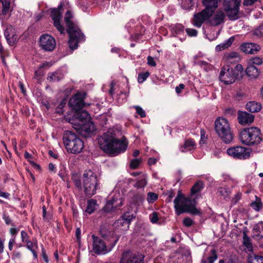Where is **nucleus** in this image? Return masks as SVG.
I'll use <instances>...</instances> for the list:
<instances>
[{"label": "nucleus", "instance_id": "55", "mask_svg": "<svg viewBox=\"0 0 263 263\" xmlns=\"http://www.w3.org/2000/svg\"><path fill=\"white\" fill-rule=\"evenodd\" d=\"M218 192L220 196H223L224 197H226L228 195L227 190L223 187H219L218 190Z\"/></svg>", "mask_w": 263, "mask_h": 263}, {"label": "nucleus", "instance_id": "14", "mask_svg": "<svg viewBox=\"0 0 263 263\" xmlns=\"http://www.w3.org/2000/svg\"><path fill=\"white\" fill-rule=\"evenodd\" d=\"M83 100V95L77 93L69 100L68 105L72 109L79 111L84 106Z\"/></svg>", "mask_w": 263, "mask_h": 263}, {"label": "nucleus", "instance_id": "64", "mask_svg": "<svg viewBox=\"0 0 263 263\" xmlns=\"http://www.w3.org/2000/svg\"><path fill=\"white\" fill-rule=\"evenodd\" d=\"M42 256L45 261L46 263H48L49 262V260L48 258V256L46 253V251L44 248L42 249Z\"/></svg>", "mask_w": 263, "mask_h": 263}, {"label": "nucleus", "instance_id": "42", "mask_svg": "<svg viewBox=\"0 0 263 263\" xmlns=\"http://www.w3.org/2000/svg\"><path fill=\"white\" fill-rule=\"evenodd\" d=\"M182 7L185 10H191L194 5V0H182Z\"/></svg>", "mask_w": 263, "mask_h": 263}, {"label": "nucleus", "instance_id": "22", "mask_svg": "<svg viewBox=\"0 0 263 263\" xmlns=\"http://www.w3.org/2000/svg\"><path fill=\"white\" fill-rule=\"evenodd\" d=\"M254 119V116L246 111H238V120L239 123L241 125L251 123Z\"/></svg>", "mask_w": 263, "mask_h": 263}, {"label": "nucleus", "instance_id": "29", "mask_svg": "<svg viewBox=\"0 0 263 263\" xmlns=\"http://www.w3.org/2000/svg\"><path fill=\"white\" fill-rule=\"evenodd\" d=\"M26 243L27 248L32 252L34 258L37 259V254L36 250L37 249V240L35 239L33 241H31L29 240Z\"/></svg>", "mask_w": 263, "mask_h": 263}, {"label": "nucleus", "instance_id": "49", "mask_svg": "<svg viewBox=\"0 0 263 263\" xmlns=\"http://www.w3.org/2000/svg\"><path fill=\"white\" fill-rule=\"evenodd\" d=\"M72 179L74 182V183L77 187L81 188V181L80 179L79 176L76 174H73L72 175Z\"/></svg>", "mask_w": 263, "mask_h": 263}, {"label": "nucleus", "instance_id": "34", "mask_svg": "<svg viewBox=\"0 0 263 263\" xmlns=\"http://www.w3.org/2000/svg\"><path fill=\"white\" fill-rule=\"evenodd\" d=\"M63 78V74L59 72L49 73L47 77V79L50 82H58Z\"/></svg>", "mask_w": 263, "mask_h": 263}, {"label": "nucleus", "instance_id": "50", "mask_svg": "<svg viewBox=\"0 0 263 263\" xmlns=\"http://www.w3.org/2000/svg\"><path fill=\"white\" fill-rule=\"evenodd\" d=\"M149 76V73L146 71L144 73H141L138 74V81L139 83H141L143 82Z\"/></svg>", "mask_w": 263, "mask_h": 263}, {"label": "nucleus", "instance_id": "9", "mask_svg": "<svg viewBox=\"0 0 263 263\" xmlns=\"http://www.w3.org/2000/svg\"><path fill=\"white\" fill-rule=\"evenodd\" d=\"M251 149L242 146H237L227 149L228 155L236 159H247L250 158Z\"/></svg>", "mask_w": 263, "mask_h": 263}, {"label": "nucleus", "instance_id": "37", "mask_svg": "<svg viewBox=\"0 0 263 263\" xmlns=\"http://www.w3.org/2000/svg\"><path fill=\"white\" fill-rule=\"evenodd\" d=\"M144 197L143 195L137 194L133 196L132 199L133 204L136 205H140L144 201Z\"/></svg>", "mask_w": 263, "mask_h": 263}, {"label": "nucleus", "instance_id": "27", "mask_svg": "<svg viewBox=\"0 0 263 263\" xmlns=\"http://www.w3.org/2000/svg\"><path fill=\"white\" fill-rule=\"evenodd\" d=\"M224 59L227 63L226 65L235 64L239 60V57L237 52H231L224 55Z\"/></svg>", "mask_w": 263, "mask_h": 263}, {"label": "nucleus", "instance_id": "21", "mask_svg": "<svg viewBox=\"0 0 263 263\" xmlns=\"http://www.w3.org/2000/svg\"><path fill=\"white\" fill-rule=\"evenodd\" d=\"M241 50L247 53L256 54L260 49V47L255 43H246L241 45Z\"/></svg>", "mask_w": 263, "mask_h": 263}, {"label": "nucleus", "instance_id": "17", "mask_svg": "<svg viewBox=\"0 0 263 263\" xmlns=\"http://www.w3.org/2000/svg\"><path fill=\"white\" fill-rule=\"evenodd\" d=\"M2 4V10L0 11V20L4 25L6 20L10 16L11 0H0Z\"/></svg>", "mask_w": 263, "mask_h": 263}, {"label": "nucleus", "instance_id": "44", "mask_svg": "<svg viewBox=\"0 0 263 263\" xmlns=\"http://www.w3.org/2000/svg\"><path fill=\"white\" fill-rule=\"evenodd\" d=\"M72 18V15L71 14V12L70 11H67V12L66 13L64 20L68 28L72 27V26L75 25L71 21V19Z\"/></svg>", "mask_w": 263, "mask_h": 263}, {"label": "nucleus", "instance_id": "13", "mask_svg": "<svg viewBox=\"0 0 263 263\" xmlns=\"http://www.w3.org/2000/svg\"><path fill=\"white\" fill-rule=\"evenodd\" d=\"M135 217L129 212H126L120 218L116 221L117 227L121 230L126 231L128 229L130 223Z\"/></svg>", "mask_w": 263, "mask_h": 263}, {"label": "nucleus", "instance_id": "47", "mask_svg": "<svg viewBox=\"0 0 263 263\" xmlns=\"http://www.w3.org/2000/svg\"><path fill=\"white\" fill-rule=\"evenodd\" d=\"M158 195L155 193L149 192L147 194V200L149 203H153L157 200Z\"/></svg>", "mask_w": 263, "mask_h": 263}, {"label": "nucleus", "instance_id": "36", "mask_svg": "<svg viewBox=\"0 0 263 263\" xmlns=\"http://www.w3.org/2000/svg\"><path fill=\"white\" fill-rule=\"evenodd\" d=\"M203 187V184L201 181H197L191 188V193L194 195L200 192Z\"/></svg>", "mask_w": 263, "mask_h": 263}, {"label": "nucleus", "instance_id": "19", "mask_svg": "<svg viewBox=\"0 0 263 263\" xmlns=\"http://www.w3.org/2000/svg\"><path fill=\"white\" fill-rule=\"evenodd\" d=\"M4 35L8 43L13 46L17 40V36L15 34L14 29L12 25H8L4 32Z\"/></svg>", "mask_w": 263, "mask_h": 263}, {"label": "nucleus", "instance_id": "10", "mask_svg": "<svg viewBox=\"0 0 263 263\" xmlns=\"http://www.w3.org/2000/svg\"><path fill=\"white\" fill-rule=\"evenodd\" d=\"M55 44L54 39L50 35L45 34L40 37V45L45 51H52L55 47Z\"/></svg>", "mask_w": 263, "mask_h": 263}, {"label": "nucleus", "instance_id": "11", "mask_svg": "<svg viewBox=\"0 0 263 263\" xmlns=\"http://www.w3.org/2000/svg\"><path fill=\"white\" fill-rule=\"evenodd\" d=\"M93 238V251L97 254H105L111 250V248L107 249L104 241L99 237L92 235Z\"/></svg>", "mask_w": 263, "mask_h": 263}, {"label": "nucleus", "instance_id": "52", "mask_svg": "<svg viewBox=\"0 0 263 263\" xmlns=\"http://www.w3.org/2000/svg\"><path fill=\"white\" fill-rule=\"evenodd\" d=\"M59 176L64 181L66 180V174L65 168L64 166H62L60 171L58 174Z\"/></svg>", "mask_w": 263, "mask_h": 263}, {"label": "nucleus", "instance_id": "18", "mask_svg": "<svg viewBox=\"0 0 263 263\" xmlns=\"http://www.w3.org/2000/svg\"><path fill=\"white\" fill-rule=\"evenodd\" d=\"M239 7H233L232 5L226 4L224 10L230 20L235 21L239 18Z\"/></svg>", "mask_w": 263, "mask_h": 263}, {"label": "nucleus", "instance_id": "43", "mask_svg": "<svg viewBox=\"0 0 263 263\" xmlns=\"http://www.w3.org/2000/svg\"><path fill=\"white\" fill-rule=\"evenodd\" d=\"M101 234L104 237H111L114 238L115 235L114 228L112 227L109 228V230L102 229L101 230Z\"/></svg>", "mask_w": 263, "mask_h": 263}, {"label": "nucleus", "instance_id": "58", "mask_svg": "<svg viewBox=\"0 0 263 263\" xmlns=\"http://www.w3.org/2000/svg\"><path fill=\"white\" fill-rule=\"evenodd\" d=\"M3 218L4 220H5V222L6 224H7V225L10 224L12 226H14V223L12 222L11 219L8 216H7L6 214H4Z\"/></svg>", "mask_w": 263, "mask_h": 263}, {"label": "nucleus", "instance_id": "54", "mask_svg": "<svg viewBox=\"0 0 263 263\" xmlns=\"http://www.w3.org/2000/svg\"><path fill=\"white\" fill-rule=\"evenodd\" d=\"M185 31L190 36H196L197 34V31L195 29L186 28Z\"/></svg>", "mask_w": 263, "mask_h": 263}, {"label": "nucleus", "instance_id": "38", "mask_svg": "<svg viewBox=\"0 0 263 263\" xmlns=\"http://www.w3.org/2000/svg\"><path fill=\"white\" fill-rule=\"evenodd\" d=\"M97 205V201L94 199H91L88 201L87 206L86 210V212L89 214L93 213L96 210V206Z\"/></svg>", "mask_w": 263, "mask_h": 263}, {"label": "nucleus", "instance_id": "62", "mask_svg": "<svg viewBox=\"0 0 263 263\" xmlns=\"http://www.w3.org/2000/svg\"><path fill=\"white\" fill-rule=\"evenodd\" d=\"M151 221L153 223H156L158 221V215L156 212H154L152 214V217L151 218Z\"/></svg>", "mask_w": 263, "mask_h": 263}, {"label": "nucleus", "instance_id": "51", "mask_svg": "<svg viewBox=\"0 0 263 263\" xmlns=\"http://www.w3.org/2000/svg\"><path fill=\"white\" fill-rule=\"evenodd\" d=\"M254 34L258 37L263 36V25H260L257 28L254 30Z\"/></svg>", "mask_w": 263, "mask_h": 263}, {"label": "nucleus", "instance_id": "33", "mask_svg": "<svg viewBox=\"0 0 263 263\" xmlns=\"http://www.w3.org/2000/svg\"><path fill=\"white\" fill-rule=\"evenodd\" d=\"M195 142L193 139H187L185 141L184 145L181 147V152L183 153L187 151H191L194 148Z\"/></svg>", "mask_w": 263, "mask_h": 263}, {"label": "nucleus", "instance_id": "56", "mask_svg": "<svg viewBox=\"0 0 263 263\" xmlns=\"http://www.w3.org/2000/svg\"><path fill=\"white\" fill-rule=\"evenodd\" d=\"M183 224L187 227H191L194 223L193 220L190 218H185L183 221Z\"/></svg>", "mask_w": 263, "mask_h": 263}, {"label": "nucleus", "instance_id": "16", "mask_svg": "<svg viewBox=\"0 0 263 263\" xmlns=\"http://www.w3.org/2000/svg\"><path fill=\"white\" fill-rule=\"evenodd\" d=\"M77 112L74 115V119H72L69 120L72 124H74L78 126V123H84L85 122H87L90 120V116L88 112L85 110L82 111H76Z\"/></svg>", "mask_w": 263, "mask_h": 263}, {"label": "nucleus", "instance_id": "31", "mask_svg": "<svg viewBox=\"0 0 263 263\" xmlns=\"http://www.w3.org/2000/svg\"><path fill=\"white\" fill-rule=\"evenodd\" d=\"M115 201V198L114 196H112L110 198H108L106 201V203L103 209V211L106 213H110L114 210V203Z\"/></svg>", "mask_w": 263, "mask_h": 263}, {"label": "nucleus", "instance_id": "45", "mask_svg": "<svg viewBox=\"0 0 263 263\" xmlns=\"http://www.w3.org/2000/svg\"><path fill=\"white\" fill-rule=\"evenodd\" d=\"M70 29L73 31V33H76V36L77 37H79V35H82V42L84 40V34L81 32V30L79 29L78 27L76 25L72 26V27H70L69 28H68L67 29V32L68 34H69V31Z\"/></svg>", "mask_w": 263, "mask_h": 263}, {"label": "nucleus", "instance_id": "60", "mask_svg": "<svg viewBox=\"0 0 263 263\" xmlns=\"http://www.w3.org/2000/svg\"><path fill=\"white\" fill-rule=\"evenodd\" d=\"M22 256L21 253L19 251H15L12 254V258L13 259H20Z\"/></svg>", "mask_w": 263, "mask_h": 263}, {"label": "nucleus", "instance_id": "15", "mask_svg": "<svg viewBox=\"0 0 263 263\" xmlns=\"http://www.w3.org/2000/svg\"><path fill=\"white\" fill-rule=\"evenodd\" d=\"M144 256L141 254H130L129 253H124L120 263H143Z\"/></svg>", "mask_w": 263, "mask_h": 263}, {"label": "nucleus", "instance_id": "24", "mask_svg": "<svg viewBox=\"0 0 263 263\" xmlns=\"http://www.w3.org/2000/svg\"><path fill=\"white\" fill-rule=\"evenodd\" d=\"M82 35H79V37L76 36V33L70 29L69 31V47L72 50L76 49L78 48V43L82 42Z\"/></svg>", "mask_w": 263, "mask_h": 263}, {"label": "nucleus", "instance_id": "46", "mask_svg": "<svg viewBox=\"0 0 263 263\" xmlns=\"http://www.w3.org/2000/svg\"><path fill=\"white\" fill-rule=\"evenodd\" d=\"M142 161V158L132 159L130 162L129 166L132 169H136L140 165Z\"/></svg>", "mask_w": 263, "mask_h": 263}, {"label": "nucleus", "instance_id": "41", "mask_svg": "<svg viewBox=\"0 0 263 263\" xmlns=\"http://www.w3.org/2000/svg\"><path fill=\"white\" fill-rule=\"evenodd\" d=\"M217 255L215 250L211 251V255L208 257L207 260H202V263H214V262L217 259Z\"/></svg>", "mask_w": 263, "mask_h": 263}, {"label": "nucleus", "instance_id": "39", "mask_svg": "<svg viewBox=\"0 0 263 263\" xmlns=\"http://www.w3.org/2000/svg\"><path fill=\"white\" fill-rule=\"evenodd\" d=\"M248 263H263V256L253 254L248 257Z\"/></svg>", "mask_w": 263, "mask_h": 263}, {"label": "nucleus", "instance_id": "53", "mask_svg": "<svg viewBox=\"0 0 263 263\" xmlns=\"http://www.w3.org/2000/svg\"><path fill=\"white\" fill-rule=\"evenodd\" d=\"M137 113L141 117L144 118L146 116L144 110L140 106H136L135 107Z\"/></svg>", "mask_w": 263, "mask_h": 263}, {"label": "nucleus", "instance_id": "3", "mask_svg": "<svg viewBox=\"0 0 263 263\" xmlns=\"http://www.w3.org/2000/svg\"><path fill=\"white\" fill-rule=\"evenodd\" d=\"M243 70L242 66L240 64L236 65L235 69L231 65H224L220 72L219 79L226 85L233 83L236 80L242 78Z\"/></svg>", "mask_w": 263, "mask_h": 263}, {"label": "nucleus", "instance_id": "12", "mask_svg": "<svg viewBox=\"0 0 263 263\" xmlns=\"http://www.w3.org/2000/svg\"><path fill=\"white\" fill-rule=\"evenodd\" d=\"M62 8V5H60L58 8L53 9L51 10V17L53 21V24L61 34L64 33V28L61 25L60 20L61 18V13L60 10Z\"/></svg>", "mask_w": 263, "mask_h": 263}, {"label": "nucleus", "instance_id": "6", "mask_svg": "<svg viewBox=\"0 0 263 263\" xmlns=\"http://www.w3.org/2000/svg\"><path fill=\"white\" fill-rule=\"evenodd\" d=\"M63 142L68 152L72 154L81 153L84 148L83 141L71 131H65L63 135Z\"/></svg>", "mask_w": 263, "mask_h": 263}, {"label": "nucleus", "instance_id": "28", "mask_svg": "<svg viewBox=\"0 0 263 263\" xmlns=\"http://www.w3.org/2000/svg\"><path fill=\"white\" fill-rule=\"evenodd\" d=\"M246 72L248 77L252 78H256L259 75L258 69L254 65L250 64H248L246 69Z\"/></svg>", "mask_w": 263, "mask_h": 263}, {"label": "nucleus", "instance_id": "30", "mask_svg": "<svg viewBox=\"0 0 263 263\" xmlns=\"http://www.w3.org/2000/svg\"><path fill=\"white\" fill-rule=\"evenodd\" d=\"M243 246L246 248V251L252 252L253 251L252 244L250 238L247 235L246 232L243 233Z\"/></svg>", "mask_w": 263, "mask_h": 263}, {"label": "nucleus", "instance_id": "40", "mask_svg": "<svg viewBox=\"0 0 263 263\" xmlns=\"http://www.w3.org/2000/svg\"><path fill=\"white\" fill-rule=\"evenodd\" d=\"M255 201L251 203V206L256 211H259L262 208V203L261 199L259 197L255 196Z\"/></svg>", "mask_w": 263, "mask_h": 263}, {"label": "nucleus", "instance_id": "2", "mask_svg": "<svg viewBox=\"0 0 263 263\" xmlns=\"http://www.w3.org/2000/svg\"><path fill=\"white\" fill-rule=\"evenodd\" d=\"M215 130L218 136L225 144L234 142V136L229 121L224 118H218L215 121Z\"/></svg>", "mask_w": 263, "mask_h": 263}, {"label": "nucleus", "instance_id": "32", "mask_svg": "<svg viewBox=\"0 0 263 263\" xmlns=\"http://www.w3.org/2000/svg\"><path fill=\"white\" fill-rule=\"evenodd\" d=\"M235 38L234 36H231L228 40H226L223 43L216 46L215 49L217 51H220L227 49L230 47L233 42L234 41Z\"/></svg>", "mask_w": 263, "mask_h": 263}, {"label": "nucleus", "instance_id": "57", "mask_svg": "<svg viewBox=\"0 0 263 263\" xmlns=\"http://www.w3.org/2000/svg\"><path fill=\"white\" fill-rule=\"evenodd\" d=\"M240 0H231L226 4L232 5L233 7H239L240 4Z\"/></svg>", "mask_w": 263, "mask_h": 263}, {"label": "nucleus", "instance_id": "7", "mask_svg": "<svg viewBox=\"0 0 263 263\" xmlns=\"http://www.w3.org/2000/svg\"><path fill=\"white\" fill-rule=\"evenodd\" d=\"M98 143L105 153L114 155L115 153V129L110 128L99 137Z\"/></svg>", "mask_w": 263, "mask_h": 263}, {"label": "nucleus", "instance_id": "5", "mask_svg": "<svg viewBox=\"0 0 263 263\" xmlns=\"http://www.w3.org/2000/svg\"><path fill=\"white\" fill-rule=\"evenodd\" d=\"M239 138L244 145L252 146L262 141L261 134L259 128L255 127L245 128L239 132Z\"/></svg>", "mask_w": 263, "mask_h": 263}, {"label": "nucleus", "instance_id": "25", "mask_svg": "<svg viewBox=\"0 0 263 263\" xmlns=\"http://www.w3.org/2000/svg\"><path fill=\"white\" fill-rule=\"evenodd\" d=\"M225 14L222 11H218L209 21L210 24L213 26H218L223 22Z\"/></svg>", "mask_w": 263, "mask_h": 263}, {"label": "nucleus", "instance_id": "59", "mask_svg": "<svg viewBox=\"0 0 263 263\" xmlns=\"http://www.w3.org/2000/svg\"><path fill=\"white\" fill-rule=\"evenodd\" d=\"M21 234L22 241L23 242H26L27 241V240H29L28 235L25 231H22L21 232Z\"/></svg>", "mask_w": 263, "mask_h": 263}, {"label": "nucleus", "instance_id": "4", "mask_svg": "<svg viewBox=\"0 0 263 263\" xmlns=\"http://www.w3.org/2000/svg\"><path fill=\"white\" fill-rule=\"evenodd\" d=\"M218 0H203L205 8L201 12L196 13L193 19V24L200 28L204 21L209 20L217 7Z\"/></svg>", "mask_w": 263, "mask_h": 263}, {"label": "nucleus", "instance_id": "61", "mask_svg": "<svg viewBox=\"0 0 263 263\" xmlns=\"http://www.w3.org/2000/svg\"><path fill=\"white\" fill-rule=\"evenodd\" d=\"M259 1L260 0H244L243 4L244 6H249L253 5L255 2Z\"/></svg>", "mask_w": 263, "mask_h": 263}, {"label": "nucleus", "instance_id": "20", "mask_svg": "<svg viewBox=\"0 0 263 263\" xmlns=\"http://www.w3.org/2000/svg\"><path fill=\"white\" fill-rule=\"evenodd\" d=\"M128 145V140L125 136H123L121 138L116 137V155L124 153Z\"/></svg>", "mask_w": 263, "mask_h": 263}, {"label": "nucleus", "instance_id": "1", "mask_svg": "<svg viewBox=\"0 0 263 263\" xmlns=\"http://www.w3.org/2000/svg\"><path fill=\"white\" fill-rule=\"evenodd\" d=\"M174 208L177 215L183 213L197 215L199 211L196 208V201L195 199L184 198L179 191L174 201Z\"/></svg>", "mask_w": 263, "mask_h": 263}, {"label": "nucleus", "instance_id": "23", "mask_svg": "<svg viewBox=\"0 0 263 263\" xmlns=\"http://www.w3.org/2000/svg\"><path fill=\"white\" fill-rule=\"evenodd\" d=\"M77 126L76 128L80 130L81 133L84 132L86 134L92 133L95 129V125L91 121L85 122L84 123H79Z\"/></svg>", "mask_w": 263, "mask_h": 263}, {"label": "nucleus", "instance_id": "26", "mask_svg": "<svg viewBox=\"0 0 263 263\" xmlns=\"http://www.w3.org/2000/svg\"><path fill=\"white\" fill-rule=\"evenodd\" d=\"M246 107L250 112H259L262 108L261 104L255 101H250L246 104Z\"/></svg>", "mask_w": 263, "mask_h": 263}, {"label": "nucleus", "instance_id": "35", "mask_svg": "<svg viewBox=\"0 0 263 263\" xmlns=\"http://www.w3.org/2000/svg\"><path fill=\"white\" fill-rule=\"evenodd\" d=\"M147 176L146 175L143 174L141 176L140 179L137 181L135 184L134 185L135 187L138 189L144 188L147 184Z\"/></svg>", "mask_w": 263, "mask_h": 263}, {"label": "nucleus", "instance_id": "8", "mask_svg": "<svg viewBox=\"0 0 263 263\" xmlns=\"http://www.w3.org/2000/svg\"><path fill=\"white\" fill-rule=\"evenodd\" d=\"M84 191L87 196H91L96 193L99 188L97 175L91 170L85 171L82 178Z\"/></svg>", "mask_w": 263, "mask_h": 263}, {"label": "nucleus", "instance_id": "63", "mask_svg": "<svg viewBox=\"0 0 263 263\" xmlns=\"http://www.w3.org/2000/svg\"><path fill=\"white\" fill-rule=\"evenodd\" d=\"M147 63L149 65L152 66H155L156 65V62L153 58L151 56L147 57Z\"/></svg>", "mask_w": 263, "mask_h": 263}, {"label": "nucleus", "instance_id": "48", "mask_svg": "<svg viewBox=\"0 0 263 263\" xmlns=\"http://www.w3.org/2000/svg\"><path fill=\"white\" fill-rule=\"evenodd\" d=\"M262 63V59L258 57H254L252 59H250L249 60V64H252V65H261Z\"/></svg>", "mask_w": 263, "mask_h": 263}]
</instances>
